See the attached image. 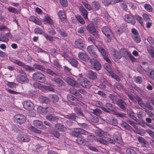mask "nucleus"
Instances as JSON below:
<instances>
[{
    "mask_svg": "<svg viewBox=\"0 0 154 154\" xmlns=\"http://www.w3.org/2000/svg\"><path fill=\"white\" fill-rule=\"evenodd\" d=\"M58 15L63 23H66V16L64 11H60L58 12Z\"/></svg>",
    "mask_w": 154,
    "mask_h": 154,
    "instance_id": "obj_24",
    "label": "nucleus"
},
{
    "mask_svg": "<svg viewBox=\"0 0 154 154\" xmlns=\"http://www.w3.org/2000/svg\"><path fill=\"white\" fill-rule=\"evenodd\" d=\"M79 59L85 62H89L91 59L85 53L83 52H80L78 54Z\"/></svg>",
    "mask_w": 154,
    "mask_h": 154,
    "instance_id": "obj_7",
    "label": "nucleus"
},
{
    "mask_svg": "<svg viewBox=\"0 0 154 154\" xmlns=\"http://www.w3.org/2000/svg\"><path fill=\"white\" fill-rule=\"evenodd\" d=\"M76 129L78 134V137L81 135H87L89 133L86 131L81 128H77Z\"/></svg>",
    "mask_w": 154,
    "mask_h": 154,
    "instance_id": "obj_25",
    "label": "nucleus"
},
{
    "mask_svg": "<svg viewBox=\"0 0 154 154\" xmlns=\"http://www.w3.org/2000/svg\"><path fill=\"white\" fill-rule=\"evenodd\" d=\"M45 72L47 73L48 74L52 76L58 75L57 73L54 72L53 71L49 69H45Z\"/></svg>",
    "mask_w": 154,
    "mask_h": 154,
    "instance_id": "obj_43",
    "label": "nucleus"
},
{
    "mask_svg": "<svg viewBox=\"0 0 154 154\" xmlns=\"http://www.w3.org/2000/svg\"><path fill=\"white\" fill-rule=\"evenodd\" d=\"M82 3L88 11H90L92 9V7L91 6L90 4L86 3L84 2H82Z\"/></svg>",
    "mask_w": 154,
    "mask_h": 154,
    "instance_id": "obj_61",
    "label": "nucleus"
},
{
    "mask_svg": "<svg viewBox=\"0 0 154 154\" xmlns=\"http://www.w3.org/2000/svg\"><path fill=\"white\" fill-rule=\"evenodd\" d=\"M16 79L17 82L21 83H28L29 81L26 76L21 74L18 75Z\"/></svg>",
    "mask_w": 154,
    "mask_h": 154,
    "instance_id": "obj_8",
    "label": "nucleus"
},
{
    "mask_svg": "<svg viewBox=\"0 0 154 154\" xmlns=\"http://www.w3.org/2000/svg\"><path fill=\"white\" fill-rule=\"evenodd\" d=\"M33 87L35 88L41 89L42 88V85L37 82H35L33 84Z\"/></svg>",
    "mask_w": 154,
    "mask_h": 154,
    "instance_id": "obj_63",
    "label": "nucleus"
},
{
    "mask_svg": "<svg viewBox=\"0 0 154 154\" xmlns=\"http://www.w3.org/2000/svg\"><path fill=\"white\" fill-rule=\"evenodd\" d=\"M87 139L89 141L92 142L94 141H97V139L94 135H90L87 137Z\"/></svg>",
    "mask_w": 154,
    "mask_h": 154,
    "instance_id": "obj_39",
    "label": "nucleus"
},
{
    "mask_svg": "<svg viewBox=\"0 0 154 154\" xmlns=\"http://www.w3.org/2000/svg\"><path fill=\"white\" fill-rule=\"evenodd\" d=\"M110 75L112 78L115 79L116 81L118 82L120 80V78L115 73H110Z\"/></svg>",
    "mask_w": 154,
    "mask_h": 154,
    "instance_id": "obj_60",
    "label": "nucleus"
},
{
    "mask_svg": "<svg viewBox=\"0 0 154 154\" xmlns=\"http://www.w3.org/2000/svg\"><path fill=\"white\" fill-rule=\"evenodd\" d=\"M67 97L68 101L70 102L75 101L76 100V98L75 97L71 95H68Z\"/></svg>",
    "mask_w": 154,
    "mask_h": 154,
    "instance_id": "obj_59",
    "label": "nucleus"
},
{
    "mask_svg": "<svg viewBox=\"0 0 154 154\" xmlns=\"http://www.w3.org/2000/svg\"><path fill=\"white\" fill-rule=\"evenodd\" d=\"M14 120L17 123L21 124L24 123L26 120V117L21 114H17L14 117Z\"/></svg>",
    "mask_w": 154,
    "mask_h": 154,
    "instance_id": "obj_3",
    "label": "nucleus"
},
{
    "mask_svg": "<svg viewBox=\"0 0 154 154\" xmlns=\"http://www.w3.org/2000/svg\"><path fill=\"white\" fill-rule=\"evenodd\" d=\"M137 140L140 143H143V146L146 147L147 148L149 146V144L148 142L142 137H139L137 138Z\"/></svg>",
    "mask_w": 154,
    "mask_h": 154,
    "instance_id": "obj_26",
    "label": "nucleus"
},
{
    "mask_svg": "<svg viewBox=\"0 0 154 154\" xmlns=\"http://www.w3.org/2000/svg\"><path fill=\"white\" fill-rule=\"evenodd\" d=\"M57 31L63 37H66L67 36V33L63 29H59Z\"/></svg>",
    "mask_w": 154,
    "mask_h": 154,
    "instance_id": "obj_44",
    "label": "nucleus"
},
{
    "mask_svg": "<svg viewBox=\"0 0 154 154\" xmlns=\"http://www.w3.org/2000/svg\"><path fill=\"white\" fill-rule=\"evenodd\" d=\"M106 122L113 125L116 126L118 124L117 119L115 118L111 117L106 119Z\"/></svg>",
    "mask_w": 154,
    "mask_h": 154,
    "instance_id": "obj_20",
    "label": "nucleus"
},
{
    "mask_svg": "<svg viewBox=\"0 0 154 154\" xmlns=\"http://www.w3.org/2000/svg\"><path fill=\"white\" fill-rule=\"evenodd\" d=\"M132 37L133 40L137 43L140 42L141 41L140 36L139 35L135 36H132Z\"/></svg>",
    "mask_w": 154,
    "mask_h": 154,
    "instance_id": "obj_51",
    "label": "nucleus"
},
{
    "mask_svg": "<svg viewBox=\"0 0 154 154\" xmlns=\"http://www.w3.org/2000/svg\"><path fill=\"white\" fill-rule=\"evenodd\" d=\"M45 118L48 120L52 122L57 123L59 120V118L58 116L51 114L46 115Z\"/></svg>",
    "mask_w": 154,
    "mask_h": 154,
    "instance_id": "obj_11",
    "label": "nucleus"
},
{
    "mask_svg": "<svg viewBox=\"0 0 154 154\" xmlns=\"http://www.w3.org/2000/svg\"><path fill=\"white\" fill-rule=\"evenodd\" d=\"M92 8L96 10H97L100 9V5L99 3L96 2H94L92 4Z\"/></svg>",
    "mask_w": 154,
    "mask_h": 154,
    "instance_id": "obj_41",
    "label": "nucleus"
},
{
    "mask_svg": "<svg viewBox=\"0 0 154 154\" xmlns=\"http://www.w3.org/2000/svg\"><path fill=\"white\" fill-rule=\"evenodd\" d=\"M29 20L34 22L36 24L39 25L42 24L41 21L37 17L34 16H31L29 18Z\"/></svg>",
    "mask_w": 154,
    "mask_h": 154,
    "instance_id": "obj_29",
    "label": "nucleus"
},
{
    "mask_svg": "<svg viewBox=\"0 0 154 154\" xmlns=\"http://www.w3.org/2000/svg\"><path fill=\"white\" fill-rule=\"evenodd\" d=\"M37 110L39 112L42 113L46 114L47 113L46 111V107L43 108L42 107H39L37 109Z\"/></svg>",
    "mask_w": 154,
    "mask_h": 154,
    "instance_id": "obj_49",
    "label": "nucleus"
},
{
    "mask_svg": "<svg viewBox=\"0 0 154 154\" xmlns=\"http://www.w3.org/2000/svg\"><path fill=\"white\" fill-rule=\"evenodd\" d=\"M65 118L72 121H76L77 118L76 115L75 113H70L64 116Z\"/></svg>",
    "mask_w": 154,
    "mask_h": 154,
    "instance_id": "obj_21",
    "label": "nucleus"
},
{
    "mask_svg": "<svg viewBox=\"0 0 154 154\" xmlns=\"http://www.w3.org/2000/svg\"><path fill=\"white\" fill-rule=\"evenodd\" d=\"M98 51L103 56H108V53L104 48L100 44L95 45Z\"/></svg>",
    "mask_w": 154,
    "mask_h": 154,
    "instance_id": "obj_14",
    "label": "nucleus"
},
{
    "mask_svg": "<svg viewBox=\"0 0 154 154\" xmlns=\"http://www.w3.org/2000/svg\"><path fill=\"white\" fill-rule=\"evenodd\" d=\"M17 139L20 141L24 142H28L30 140L29 136L25 134H19L17 137Z\"/></svg>",
    "mask_w": 154,
    "mask_h": 154,
    "instance_id": "obj_12",
    "label": "nucleus"
},
{
    "mask_svg": "<svg viewBox=\"0 0 154 154\" xmlns=\"http://www.w3.org/2000/svg\"><path fill=\"white\" fill-rule=\"evenodd\" d=\"M8 10L10 12L14 13H18V10L17 9L11 7H9L8 8H7Z\"/></svg>",
    "mask_w": 154,
    "mask_h": 154,
    "instance_id": "obj_56",
    "label": "nucleus"
},
{
    "mask_svg": "<svg viewBox=\"0 0 154 154\" xmlns=\"http://www.w3.org/2000/svg\"><path fill=\"white\" fill-rule=\"evenodd\" d=\"M33 66L35 69L43 72H44L45 70V68L44 66L37 64H34Z\"/></svg>",
    "mask_w": 154,
    "mask_h": 154,
    "instance_id": "obj_37",
    "label": "nucleus"
},
{
    "mask_svg": "<svg viewBox=\"0 0 154 154\" xmlns=\"http://www.w3.org/2000/svg\"><path fill=\"white\" fill-rule=\"evenodd\" d=\"M144 8L146 11L149 12H151L153 10L152 6L148 4H146L144 5Z\"/></svg>",
    "mask_w": 154,
    "mask_h": 154,
    "instance_id": "obj_50",
    "label": "nucleus"
},
{
    "mask_svg": "<svg viewBox=\"0 0 154 154\" xmlns=\"http://www.w3.org/2000/svg\"><path fill=\"white\" fill-rule=\"evenodd\" d=\"M44 20L50 25H52L54 23L53 20L48 15L44 17Z\"/></svg>",
    "mask_w": 154,
    "mask_h": 154,
    "instance_id": "obj_32",
    "label": "nucleus"
},
{
    "mask_svg": "<svg viewBox=\"0 0 154 154\" xmlns=\"http://www.w3.org/2000/svg\"><path fill=\"white\" fill-rule=\"evenodd\" d=\"M52 81L58 84L59 86L65 87V84L64 81L59 77H54L52 79Z\"/></svg>",
    "mask_w": 154,
    "mask_h": 154,
    "instance_id": "obj_17",
    "label": "nucleus"
},
{
    "mask_svg": "<svg viewBox=\"0 0 154 154\" xmlns=\"http://www.w3.org/2000/svg\"><path fill=\"white\" fill-rule=\"evenodd\" d=\"M95 104L97 107L101 108L105 112L109 113H110V111H108L106 108L103 107V103L101 102L97 101L96 102Z\"/></svg>",
    "mask_w": 154,
    "mask_h": 154,
    "instance_id": "obj_22",
    "label": "nucleus"
},
{
    "mask_svg": "<svg viewBox=\"0 0 154 154\" xmlns=\"http://www.w3.org/2000/svg\"><path fill=\"white\" fill-rule=\"evenodd\" d=\"M65 81L69 85L73 87L77 86V83L72 77H68L66 78Z\"/></svg>",
    "mask_w": 154,
    "mask_h": 154,
    "instance_id": "obj_13",
    "label": "nucleus"
},
{
    "mask_svg": "<svg viewBox=\"0 0 154 154\" xmlns=\"http://www.w3.org/2000/svg\"><path fill=\"white\" fill-rule=\"evenodd\" d=\"M95 133L98 136L101 137L103 135L104 132L101 130H97L95 131Z\"/></svg>",
    "mask_w": 154,
    "mask_h": 154,
    "instance_id": "obj_64",
    "label": "nucleus"
},
{
    "mask_svg": "<svg viewBox=\"0 0 154 154\" xmlns=\"http://www.w3.org/2000/svg\"><path fill=\"white\" fill-rule=\"evenodd\" d=\"M121 126L127 130H129L131 129V127L127 123L124 121H122L121 123Z\"/></svg>",
    "mask_w": 154,
    "mask_h": 154,
    "instance_id": "obj_38",
    "label": "nucleus"
},
{
    "mask_svg": "<svg viewBox=\"0 0 154 154\" xmlns=\"http://www.w3.org/2000/svg\"><path fill=\"white\" fill-rule=\"evenodd\" d=\"M68 61L72 66L74 67H77L78 66V62L75 59L72 58H68Z\"/></svg>",
    "mask_w": 154,
    "mask_h": 154,
    "instance_id": "obj_27",
    "label": "nucleus"
},
{
    "mask_svg": "<svg viewBox=\"0 0 154 154\" xmlns=\"http://www.w3.org/2000/svg\"><path fill=\"white\" fill-rule=\"evenodd\" d=\"M89 62L90 63L91 66L94 69L98 71L101 69L100 64L96 59L94 58L91 59Z\"/></svg>",
    "mask_w": 154,
    "mask_h": 154,
    "instance_id": "obj_2",
    "label": "nucleus"
},
{
    "mask_svg": "<svg viewBox=\"0 0 154 154\" xmlns=\"http://www.w3.org/2000/svg\"><path fill=\"white\" fill-rule=\"evenodd\" d=\"M117 104L123 110H125L126 109V104L123 100L121 99H118L117 102Z\"/></svg>",
    "mask_w": 154,
    "mask_h": 154,
    "instance_id": "obj_18",
    "label": "nucleus"
},
{
    "mask_svg": "<svg viewBox=\"0 0 154 154\" xmlns=\"http://www.w3.org/2000/svg\"><path fill=\"white\" fill-rule=\"evenodd\" d=\"M32 78L35 81L41 82H44L45 80V75L40 72H36L34 73L32 75Z\"/></svg>",
    "mask_w": 154,
    "mask_h": 154,
    "instance_id": "obj_1",
    "label": "nucleus"
},
{
    "mask_svg": "<svg viewBox=\"0 0 154 154\" xmlns=\"http://www.w3.org/2000/svg\"><path fill=\"white\" fill-rule=\"evenodd\" d=\"M135 99L139 105L143 108H144L145 106V103L143 101L140 97H137L135 98Z\"/></svg>",
    "mask_w": 154,
    "mask_h": 154,
    "instance_id": "obj_34",
    "label": "nucleus"
},
{
    "mask_svg": "<svg viewBox=\"0 0 154 154\" xmlns=\"http://www.w3.org/2000/svg\"><path fill=\"white\" fill-rule=\"evenodd\" d=\"M102 31L103 34L109 38L113 37L112 33L110 29L107 26H104L102 29Z\"/></svg>",
    "mask_w": 154,
    "mask_h": 154,
    "instance_id": "obj_5",
    "label": "nucleus"
},
{
    "mask_svg": "<svg viewBox=\"0 0 154 154\" xmlns=\"http://www.w3.org/2000/svg\"><path fill=\"white\" fill-rule=\"evenodd\" d=\"M114 88H116L118 90L120 91L123 88V86L122 84L116 82L113 85Z\"/></svg>",
    "mask_w": 154,
    "mask_h": 154,
    "instance_id": "obj_42",
    "label": "nucleus"
},
{
    "mask_svg": "<svg viewBox=\"0 0 154 154\" xmlns=\"http://www.w3.org/2000/svg\"><path fill=\"white\" fill-rule=\"evenodd\" d=\"M54 128L59 131L65 132L66 131V128L63 125L60 123L55 124L54 125Z\"/></svg>",
    "mask_w": 154,
    "mask_h": 154,
    "instance_id": "obj_15",
    "label": "nucleus"
},
{
    "mask_svg": "<svg viewBox=\"0 0 154 154\" xmlns=\"http://www.w3.org/2000/svg\"><path fill=\"white\" fill-rule=\"evenodd\" d=\"M114 140H115L116 142L120 144H122L123 143L121 134L118 132L116 133L113 136Z\"/></svg>",
    "mask_w": 154,
    "mask_h": 154,
    "instance_id": "obj_16",
    "label": "nucleus"
},
{
    "mask_svg": "<svg viewBox=\"0 0 154 154\" xmlns=\"http://www.w3.org/2000/svg\"><path fill=\"white\" fill-rule=\"evenodd\" d=\"M34 125L38 128L41 126L43 124L42 122L38 120H35L33 121Z\"/></svg>",
    "mask_w": 154,
    "mask_h": 154,
    "instance_id": "obj_47",
    "label": "nucleus"
},
{
    "mask_svg": "<svg viewBox=\"0 0 154 154\" xmlns=\"http://www.w3.org/2000/svg\"><path fill=\"white\" fill-rule=\"evenodd\" d=\"M74 111L79 116L84 117V115L79 108L75 107L74 108Z\"/></svg>",
    "mask_w": 154,
    "mask_h": 154,
    "instance_id": "obj_45",
    "label": "nucleus"
},
{
    "mask_svg": "<svg viewBox=\"0 0 154 154\" xmlns=\"http://www.w3.org/2000/svg\"><path fill=\"white\" fill-rule=\"evenodd\" d=\"M134 17L137 21H138L142 26H143V23L142 22L143 18L142 17L137 15H135L134 16Z\"/></svg>",
    "mask_w": 154,
    "mask_h": 154,
    "instance_id": "obj_55",
    "label": "nucleus"
},
{
    "mask_svg": "<svg viewBox=\"0 0 154 154\" xmlns=\"http://www.w3.org/2000/svg\"><path fill=\"white\" fill-rule=\"evenodd\" d=\"M28 128L29 129L35 133L37 134H40L41 133V131L35 128L34 127L30 125H29L28 126Z\"/></svg>",
    "mask_w": 154,
    "mask_h": 154,
    "instance_id": "obj_31",
    "label": "nucleus"
},
{
    "mask_svg": "<svg viewBox=\"0 0 154 154\" xmlns=\"http://www.w3.org/2000/svg\"><path fill=\"white\" fill-rule=\"evenodd\" d=\"M51 134L57 138H59L60 135V134L59 132L54 130H52L51 132Z\"/></svg>",
    "mask_w": 154,
    "mask_h": 154,
    "instance_id": "obj_46",
    "label": "nucleus"
},
{
    "mask_svg": "<svg viewBox=\"0 0 154 154\" xmlns=\"http://www.w3.org/2000/svg\"><path fill=\"white\" fill-rule=\"evenodd\" d=\"M8 41L9 39L8 38L4 35H1L0 36V41L4 42H7Z\"/></svg>",
    "mask_w": 154,
    "mask_h": 154,
    "instance_id": "obj_54",
    "label": "nucleus"
},
{
    "mask_svg": "<svg viewBox=\"0 0 154 154\" xmlns=\"http://www.w3.org/2000/svg\"><path fill=\"white\" fill-rule=\"evenodd\" d=\"M87 29L88 31L96 38H97L98 37L97 32L93 26L91 24L88 25L87 26Z\"/></svg>",
    "mask_w": 154,
    "mask_h": 154,
    "instance_id": "obj_9",
    "label": "nucleus"
},
{
    "mask_svg": "<svg viewBox=\"0 0 154 154\" xmlns=\"http://www.w3.org/2000/svg\"><path fill=\"white\" fill-rule=\"evenodd\" d=\"M59 2L61 5L63 7H65L68 6L67 0H59Z\"/></svg>",
    "mask_w": 154,
    "mask_h": 154,
    "instance_id": "obj_58",
    "label": "nucleus"
},
{
    "mask_svg": "<svg viewBox=\"0 0 154 154\" xmlns=\"http://www.w3.org/2000/svg\"><path fill=\"white\" fill-rule=\"evenodd\" d=\"M85 140L80 137H78L76 140L75 142L79 144L82 145L83 143L85 142Z\"/></svg>",
    "mask_w": 154,
    "mask_h": 154,
    "instance_id": "obj_52",
    "label": "nucleus"
},
{
    "mask_svg": "<svg viewBox=\"0 0 154 154\" xmlns=\"http://www.w3.org/2000/svg\"><path fill=\"white\" fill-rule=\"evenodd\" d=\"M13 62L15 64H17L21 67H22L23 65L24 64L23 63L18 60H14V61H13Z\"/></svg>",
    "mask_w": 154,
    "mask_h": 154,
    "instance_id": "obj_57",
    "label": "nucleus"
},
{
    "mask_svg": "<svg viewBox=\"0 0 154 154\" xmlns=\"http://www.w3.org/2000/svg\"><path fill=\"white\" fill-rule=\"evenodd\" d=\"M125 19L128 23H130L133 25L135 24L136 22L134 17L130 13L126 14L125 15Z\"/></svg>",
    "mask_w": 154,
    "mask_h": 154,
    "instance_id": "obj_10",
    "label": "nucleus"
},
{
    "mask_svg": "<svg viewBox=\"0 0 154 154\" xmlns=\"http://www.w3.org/2000/svg\"><path fill=\"white\" fill-rule=\"evenodd\" d=\"M127 113L129 116L134 120L137 121V119L134 115V112L131 110H128Z\"/></svg>",
    "mask_w": 154,
    "mask_h": 154,
    "instance_id": "obj_36",
    "label": "nucleus"
},
{
    "mask_svg": "<svg viewBox=\"0 0 154 154\" xmlns=\"http://www.w3.org/2000/svg\"><path fill=\"white\" fill-rule=\"evenodd\" d=\"M91 112L94 115L97 116H100L102 114V111L98 108H96L95 109H91Z\"/></svg>",
    "mask_w": 154,
    "mask_h": 154,
    "instance_id": "obj_30",
    "label": "nucleus"
},
{
    "mask_svg": "<svg viewBox=\"0 0 154 154\" xmlns=\"http://www.w3.org/2000/svg\"><path fill=\"white\" fill-rule=\"evenodd\" d=\"M24 108L29 110H32L34 109V106L33 103L30 100L24 101L23 103Z\"/></svg>",
    "mask_w": 154,
    "mask_h": 154,
    "instance_id": "obj_6",
    "label": "nucleus"
},
{
    "mask_svg": "<svg viewBox=\"0 0 154 154\" xmlns=\"http://www.w3.org/2000/svg\"><path fill=\"white\" fill-rule=\"evenodd\" d=\"M92 22L94 26L97 27L100 24V20L98 17H95L92 20Z\"/></svg>",
    "mask_w": 154,
    "mask_h": 154,
    "instance_id": "obj_33",
    "label": "nucleus"
},
{
    "mask_svg": "<svg viewBox=\"0 0 154 154\" xmlns=\"http://www.w3.org/2000/svg\"><path fill=\"white\" fill-rule=\"evenodd\" d=\"M75 45L79 48L82 49L84 47V43L83 40L81 39L76 40L75 42Z\"/></svg>",
    "mask_w": 154,
    "mask_h": 154,
    "instance_id": "obj_19",
    "label": "nucleus"
},
{
    "mask_svg": "<svg viewBox=\"0 0 154 154\" xmlns=\"http://www.w3.org/2000/svg\"><path fill=\"white\" fill-rule=\"evenodd\" d=\"M75 17L77 20L81 24H83L85 23V22L82 17L80 15H77Z\"/></svg>",
    "mask_w": 154,
    "mask_h": 154,
    "instance_id": "obj_53",
    "label": "nucleus"
},
{
    "mask_svg": "<svg viewBox=\"0 0 154 154\" xmlns=\"http://www.w3.org/2000/svg\"><path fill=\"white\" fill-rule=\"evenodd\" d=\"M97 141L101 143L104 145H107V141L102 138L97 139Z\"/></svg>",
    "mask_w": 154,
    "mask_h": 154,
    "instance_id": "obj_62",
    "label": "nucleus"
},
{
    "mask_svg": "<svg viewBox=\"0 0 154 154\" xmlns=\"http://www.w3.org/2000/svg\"><path fill=\"white\" fill-rule=\"evenodd\" d=\"M105 107L107 108V109L110 111H114L115 108L113 105L109 103H106L105 105Z\"/></svg>",
    "mask_w": 154,
    "mask_h": 154,
    "instance_id": "obj_35",
    "label": "nucleus"
},
{
    "mask_svg": "<svg viewBox=\"0 0 154 154\" xmlns=\"http://www.w3.org/2000/svg\"><path fill=\"white\" fill-rule=\"evenodd\" d=\"M40 101L43 103H49L50 102L49 99L45 97L41 96L40 98Z\"/></svg>",
    "mask_w": 154,
    "mask_h": 154,
    "instance_id": "obj_48",
    "label": "nucleus"
},
{
    "mask_svg": "<svg viewBox=\"0 0 154 154\" xmlns=\"http://www.w3.org/2000/svg\"><path fill=\"white\" fill-rule=\"evenodd\" d=\"M87 76L90 79L95 80L97 78V74L95 72L91 70H89L87 74Z\"/></svg>",
    "mask_w": 154,
    "mask_h": 154,
    "instance_id": "obj_23",
    "label": "nucleus"
},
{
    "mask_svg": "<svg viewBox=\"0 0 154 154\" xmlns=\"http://www.w3.org/2000/svg\"><path fill=\"white\" fill-rule=\"evenodd\" d=\"M79 10L84 18L85 19H87L88 13L87 11L83 7H80Z\"/></svg>",
    "mask_w": 154,
    "mask_h": 154,
    "instance_id": "obj_28",
    "label": "nucleus"
},
{
    "mask_svg": "<svg viewBox=\"0 0 154 154\" xmlns=\"http://www.w3.org/2000/svg\"><path fill=\"white\" fill-rule=\"evenodd\" d=\"M79 83L80 85L83 88H89L92 85L91 82L88 79L82 78L80 80Z\"/></svg>",
    "mask_w": 154,
    "mask_h": 154,
    "instance_id": "obj_4",
    "label": "nucleus"
},
{
    "mask_svg": "<svg viewBox=\"0 0 154 154\" xmlns=\"http://www.w3.org/2000/svg\"><path fill=\"white\" fill-rule=\"evenodd\" d=\"M22 67L23 68L27 71L31 72L35 71L33 67L29 65H26L24 63Z\"/></svg>",
    "mask_w": 154,
    "mask_h": 154,
    "instance_id": "obj_40",
    "label": "nucleus"
}]
</instances>
